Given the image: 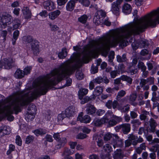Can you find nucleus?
<instances>
[{
  "mask_svg": "<svg viewBox=\"0 0 159 159\" xmlns=\"http://www.w3.org/2000/svg\"><path fill=\"white\" fill-rule=\"evenodd\" d=\"M123 157V152L120 149H117L114 152L113 157L114 159H121Z\"/></svg>",
  "mask_w": 159,
  "mask_h": 159,
  "instance_id": "21",
  "label": "nucleus"
},
{
  "mask_svg": "<svg viewBox=\"0 0 159 159\" xmlns=\"http://www.w3.org/2000/svg\"><path fill=\"white\" fill-rule=\"evenodd\" d=\"M7 31L6 30H1L0 32V35L3 38L4 41L6 40V37L7 34Z\"/></svg>",
  "mask_w": 159,
  "mask_h": 159,
  "instance_id": "47",
  "label": "nucleus"
},
{
  "mask_svg": "<svg viewBox=\"0 0 159 159\" xmlns=\"http://www.w3.org/2000/svg\"><path fill=\"white\" fill-rule=\"evenodd\" d=\"M47 132V130L45 129H39L35 130L34 133L37 136L42 135L45 134Z\"/></svg>",
  "mask_w": 159,
  "mask_h": 159,
  "instance_id": "30",
  "label": "nucleus"
},
{
  "mask_svg": "<svg viewBox=\"0 0 159 159\" xmlns=\"http://www.w3.org/2000/svg\"><path fill=\"white\" fill-rule=\"evenodd\" d=\"M130 125L129 124H122V130L125 134H127L130 130Z\"/></svg>",
  "mask_w": 159,
  "mask_h": 159,
  "instance_id": "25",
  "label": "nucleus"
},
{
  "mask_svg": "<svg viewBox=\"0 0 159 159\" xmlns=\"http://www.w3.org/2000/svg\"><path fill=\"white\" fill-rule=\"evenodd\" d=\"M121 79L122 80L126 81L130 84H131L132 81V78L125 75H122L121 76Z\"/></svg>",
  "mask_w": 159,
  "mask_h": 159,
  "instance_id": "35",
  "label": "nucleus"
},
{
  "mask_svg": "<svg viewBox=\"0 0 159 159\" xmlns=\"http://www.w3.org/2000/svg\"><path fill=\"white\" fill-rule=\"evenodd\" d=\"M25 18L28 19L31 17V12L28 7H24L22 10Z\"/></svg>",
  "mask_w": 159,
  "mask_h": 159,
  "instance_id": "18",
  "label": "nucleus"
},
{
  "mask_svg": "<svg viewBox=\"0 0 159 159\" xmlns=\"http://www.w3.org/2000/svg\"><path fill=\"white\" fill-rule=\"evenodd\" d=\"M137 63V60L136 59H134L132 61V66H131L129 69H130V73L131 75L137 73L138 71L137 68L135 69V66Z\"/></svg>",
  "mask_w": 159,
  "mask_h": 159,
  "instance_id": "15",
  "label": "nucleus"
},
{
  "mask_svg": "<svg viewBox=\"0 0 159 159\" xmlns=\"http://www.w3.org/2000/svg\"><path fill=\"white\" fill-rule=\"evenodd\" d=\"M86 111L88 114L92 115L95 113L96 108L93 105L91 104H88L87 105Z\"/></svg>",
  "mask_w": 159,
  "mask_h": 159,
  "instance_id": "22",
  "label": "nucleus"
},
{
  "mask_svg": "<svg viewBox=\"0 0 159 159\" xmlns=\"http://www.w3.org/2000/svg\"><path fill=\"white\" fill-rule=\"evenodd\" d=\"M76 78L79 80H80L83 79L84 77V75L81 71L77 70L75 74Z\"/></svg>",
  "mask_w": 159,
  "mask_h": 159,
  "instance_id": "40",
  "label": "nucleus"
},
{
  "mask_svg": "<svg viewBox=\"0 0 159 159\" xmlns=\"http://www.w3.org/2000/svg\"><path fill=\"white\" fill-rule=\"evenodd\" d=\"M79 2L85 7H88L90 4V2L89 0H80L79 1Z\"/></svg>",
  "mask_w": 159,
  "mask_h": 159,
  "instance_id": "49",
  "label": "nucleus"
},
{
  "mask_svg": "<svg viewBox=\"0 0 159 159\" xmlns=\"http://www.w3.org/2000/svg\"><path fill=\"white\" fill-rule=\"evenodd\" d=\"M45 139L47 141L49 142H52L53 140L52 136L49 134L46 135L45 136Z\"/></svg>",
  "mask_w": 159,
  "mask_h": 159,
  "instance_id": "64",
  "label": "nucleus"
},
{
  "mask_svg": "<svg viewBox=\"0 0 159 159\" xmlns=\"http://www.w3.org/2000/svg\"><path fill=\"white\" fill-rule=\"evenodd\" d=\"M13 62V60L11 58H5L3 61H0V68L4 67L3 68L5 69H10L11 68Z\"/></svg>",
  "mask_w": 159,
  "mask_h": 159,
  "instance_id": "7",
  "label": "nucleus"
},
{
  "mask_svg": "<svg viewBox=\"0 0 159 159\" xmlns=\"http://www.w3.org/2000/svg\"><path fill=\"white\" fill-rule=\"evenodd\" d=\"M12 20V17L6 13L0 15V28L4 29L11 24Z\"/></svg>",
  "mask_w": 159,
  "mask_h": 159,
  "instance_id": "4",
  "label": "nucleus"
},
{
  "mask_svg": "<svg viewBox=\"0 0 159 159\" xmlns=\"http://www.w3.org/2000/svg\"><path fill=\"white\" fill-rule=\"evenodd\" d=\"M32 69V66H27L23 70L24 75H27L30 74Z\"/></svg>",
  "mask_w": 159,
  "mask_h": 159,
  "instance_id": "41",
  "label": "nucleus"
},
{
  "mask_svg": "<svg viewBox=\"0 0 159 159\" xmlns=\"http://www.w3.org/2000/svg\"><path fill=\"white\" fill-rule=\"evenodd\" d=\"M53 137L56 141L58 142V145L57 147V148H60L61 147L63 146L67 142V140L65 138H63L61 140L60 139V135L59 133H54L53 135Z\"/></svg>",
  "mask_w": 159,
  "mask_h": 159,
  "instance_id": "8",
  "label": "nucleus"
},
{
  "mask_svg": "<svg viewBox=\"0 0 159 159\" xmlns=\"http://www.w3.org/2000/svg\"><path fill=\"white\" fill-rule=\"evenodd\" d=\"M143 114H141L140 115V118L141 120H145L147 119V116L149 112L146 111H143Z\"/></svg>",
  "mask_w": 159,
  "mask_h": 159,
  "instance_id": "46",
  "label": "nucleus"
},
{
  "mask_svg": "<svg viewBox=\"0 0 159 159\" xmlns=\"http://www.w3.org/2000/svg\"><path fill=\"white\" fill-rule=\"evenodd\" d=\"M120 6L116 4L115 2H113L111 4V11L116 16L119 15L120 14Z\"/></svg>",
  "mask_w": 159,
  "mask_h": 159,
  "instance_id": "12",
  "label": "nucleus"
},
{
  "mask_svg": "<svg viewBox=\"0 0 159 159\" xmlns=\"http://www.w3.org/2000/svg\"><path fill=\"white\" fill-rule=\"evenodd\" d=\"M15 148V146L11 144L9 145V149L7 151V155L10 154L12 151H14Z\"/></svg>",
  "mask_w": 159,
  "mask_h": 159,
  "instance_id": "52",
  "label": "nucleus"
},
{
  "mask_svg": "<svg viewBox=\"0 0 159 159\" xmlns=\"http://www.w3.org/2000/svg\"><path fill=\"white\" fill-rule=\"evenodd\" d=\"M126 92L123 90L120 91L117 93L116 96V99L118 100L119 98L124 97L126 94Z\"/></svg>",
  "mask_w": 159,
  "mask_h": 159,
  "instance_id": "42",
  "label": "nucleus"
},
{
  "mask_svg": "<svg viewBox=\"0 0 159 159\" xmlns=\"http://www.w3.org/2000/svg\"><path fill=\"white\" fill-rule=\"evenodd\" d=\"M93 82L96 84H100L103 82V79L101 77H98L92 80Z\"/></svg>",
  "mask_w": 159,
  "mask_h": 159,
  "instance_id": "45",
  "label": "nucleus"
},
{
  "mask_svg": "<svg viewBox=\"0 0 159 159\" xmlns=\"http://www.w3.org/2000/svg\"><path fill=\"white\" fill-rule=\"evenodd\" d=\"M108 120L106 123H107L108 125L110 126H113L115 125L116 124L114 119L112 118H108Z\"/></svg>",
  "mask_w": 159,
  "mask_h": 159,
  "instance_id": "36",
  "label": "nucleus"
},
{
  "mask_svg": "<svg viewBox=\"0 0 159 159\" xmlns=\"http://www.w3.org/2000/svg\"><path fill=\"white\" fill-rule=\"evenodd\" d=\"M61 12L59 10L50 12L48 14L49 18L51 20H54L60 14Z\"/></svg>",
  "mask_w": 159,
  "mask_h": 159,
  "instance_id": "24",
  "label": "nucleus"
},
{
  "mask_svg": "<svg viewBox=\"0 0 159 159\" xmlns=\"http://www.w3.org/2000/svg\"><path fill=\"white\" fill-rule=\"evenodd\" d=\"M88 16L85 15H84L78 18V20L80 22L84 24L85 23L87 20Z\"/></svg>",
  "mask_w": 159,
  "mask_h": 159,
  "instance_id": "37",
  "label": "nucleus"
},
{
  "mask_svg": "<svg viewBox=\"0 0 159 159\" xmlns=\"http://www.w3.org/2000/svg\"><path fill=\"white\" fill-rule=\"evenodd\" d=\"M147 83H148L147 79L145 80L143 79H142L141 80V81L140 83V85L141 87H142L146 84Z\"/></svg>",
  "mask_w": 159,
  "mask_h": 159,
  "instance_id": "62",
  "label": "nucleus"
},
{
  "mask_svg": "<svg viewBox=\"0 0 159 159\" xmlns=\"http://www.w3.org/2000/svg\"><path fill=\"white\" fill-rule=\"evenodd\" d=\"M93 21L97 25L101 23L107 26H109L111 25V22L109 21L108 18L106 17V13L102 10L97 11L95 13Z\"/></svg>",
  "mask_w": 159,
  "mask_h": 159,
  "instance_id": "2",
  "label": "nucleus"
},
{
  "mask_svg": "<svg viewBox=\"0 0 159 159\" xmlns=\"http://www.w3.org/2000/svg\"><path fill=\"white\" fill-rule=\"evenodd\" d=\"M159 148V145L156 144L149 148V149L151 152H156Z\"/></svg>",
  "mask_w": 159,
  "mask_h": 159,
  "instance_id": "51",
  "label": "nucleus"
},
{
  "mask_svg": "<svg viewBox=\"0 0 159 159\" xmlns=\"http://www.w3.org/2000/svg\"><path fill=\"white\" fill-rule=\"evenodd\" d=\"M98 69L97 67H94L93 65H92L91 69V71L92 74H94L98 72Z\"/></svg>",
  "mask_w": 159,
  "mask_h": 159,
  "instance_id": "61",
  "label": "nucleus"
},
{
  "mask_svg": "<svg viewBox=\"0 0 159 159\" xmlns=\"http://www.w3.org/2000/svg\"><path fill=\"white\" fill-rule=\"evenodd\" d=\"M72 74V55L70 59L62 63L59 68H56L47 74L44 78L40 82L33 92L23 96L16 93L9 96L6 99L9 105L5 106L0 104V121L4 117L7 120L12 121L14 118L11 115L13 113L17 114L21 111V107L27 105L38 96L44 95L48 90L62 80L67 76Z\"/></svg>",
  "mask_w": 159,
  "mask_h": 159,
  "instance_id": "1",
  "label": "nucleus"
},
{
  "mask_svg": "<svg viewBox=\"0 0 159 159\" xmlns=\"http://www.w3.org/2000/svg\"><path fill=\"white\" fill-rule=\"evenodd\" d=\"M23 40L26 43H30L31 44V49L34 55H37L39 53V42L36 40H33L31 36H25Z\"/></svg>",
  "mask_w": 159,
  "mask_h": 159,
  "instance_id": "3",
  "label": "nucleus"
},
{
  "mask_svg": "<svg viewBox=\"0 0 159 159\" xmlns=\"http://www.w3.org/2000/svg\"><path fill=\"white\" fill-rule=\"evenodd\" d=\"M36 111V106L33 104H30L25 115V120L27 121H32L35 117Z\"/></svg>",
  "mask_w": 159,
  "mask_h": 159,
  "instance_id": "5",
  "label": "nucleus"
},
{
  "mask_svg": "<svg viewBox=\"0 0 159 159\" xmlns=\"http://www.w3.org/2000/svg\"><path fill=\"white\" fill-rule=\"evenodd\" d=\"M152 100L153 102H156L159 101V95L156 96V93L155 92H153L152 93Z\"/></svg>",
  "mask_w": 159,
  "mask_h": 159,
  "instance_id": "53",
  "label": "nucleus"
},
{
  "mask_svg": "<svg viewBox=\"0 0 159 159\" xmlns=\"http://www.w3.org/2000/svg\"><path fill=\"white\" fill-rule=\"evenodd\" d=\"M138 66L139 69H140L141 71H144L146 70V67L144 64L142 62L139 61V62Z\"/></svg>",
  "mask_w": 159,
  "mask_h": 159,
  "instance_id": "43",
  "label": "nucleus"
},
{
  "mask_svg": "<svg viewBox=\"0 0 159 159\" xmlns=\"http://www.w3.org/2000/svg\"><path fill=\"white\" fill-rule=\"evenodd\" d=\"M128 140H126L125 141V147H128L131 144L132 140H134L137 139V136L134 135L133 134H131L129 135Z\"/></svg>",
  "mask_w": 159,
  "mask_h": 159,
  "instance_id": "19",
  "label": "nucleus"
},
{
  "mask_svg": "<svg viewBox=\"0 0 159 159\" xmlns=\"http://www.w3.org/2000/svg\"><path fill=\"white\" fill-rule=\"evenodd\" d=\"M137 98V95L135 93H132L130 96L129 101V102L132 105L135 106L137 103L134 102Z\"/></svg>",
  "mask_w": 159,
  "mask_h": 159,
  "instance_id": "28",
  "label": "nucleus"
},
{
  "mask_svg": "<svg viewBox=\"0 0 159 159\" xmlns=\"http://www.w3.org/2000/svg\"><path fill=\"white\" fill-rule=\"evenodd\" d=\"M107 115L106 113L101 119L95 118L93 122V125L96 126H99L106 123V122L108 120L107 117Z\"/></svg>",
  "mask_w": 159,
  "mask_h": 159,
  "instance_id": "10",
  "label": "nucleus"
},
{
  "mask_svg": "<svg viewBox=\"0 0 159 159\" xmlns=\"http://www.w3.org/2000/svg\"><path fill=\"white\" fill-rule=\"evenodd\" d=\"M120 107L118 104L117 101L116 100H114L112 102V107L114 109H115L116 108L118 109V107Z\"/></svg>",
  "mask_w": 159,
  "mask_h": 159,
  "instance_id": "60",
  "label": "nucleus"
},
{
  "mask_svg": "<svg viewBox=\"0 0 159 159\" xmlns=\"http://www.w3.org/2000/svg\"><path fill=\"white\" fill-rule=\"evenodd\" d=\"M67 1V0H57V2L58 5L61 6L64 5Z\"/></svg>",
  "mask_w": 159,
  "mask_h": 159,
  "instance_id": "57",
  "label": "nucleus"
},
{
  "mask_svg": "<svg viewBox=\"0 0 159 159\" xmlns=\"http://www.w3.org/2000/svg\"><path fill=\"white\" fill-rule=\"evenodd\" d=\"M74 152V151H71L69 149L66 148L65 149L62 155L64 157V159H73V158L69 156V155L73 154Z\"/></svg>",
  "mask_w": 159,
  "mask_h": 159,
  "instance_id": "20",
  "label": "nucleus"
},
{
  "mask_svg": "<svg viewBox=\"0 0 159 159\" xmlns=\"http://www.w3.org/2000/svg\"><path fill=\"white\" fill-rule=\"evenodd\" d=\"M132 7L129 4L127 3L124 4L122 7V11L125 14H129L131 11Z\"/></svg>",
  "mask_w": 159,
  "mask_h": 159,
  "instance_id": "16",
  "label": "nucleus"
},
{
  "mask_svg": "<svg viewBox=\"0 0 159 159\" xmlns=\"http://www.w3.org/2000/svg\"><path fill=\"white\" fill-rule=\"evenodd\" d=\"M129 106L127 105L123 107H118V109L120 110L121 112H126L128 111L129 109Z\"/></svg>",
  "mask_w": 159,
  "mask_h": 159,
  "instance_id": "44",
  "label": "nucleus"
},
{
  "mask_svg": "<svg viewBox=\"0 0 159 159\" xmlns=\"http://www.w3.org/2000/svg\"><path fill=\"white\" fill-rule=\"evenodd\" d=\"M111 56H109L108 57H109V61L111 63V65L113 66L114 65V63L112 62L113 59L114 58V52L113 51L111 52Z\"/></svg>",
  "mask_w": 159,
  "mask_h": 159,
  "instance_id": "55",
  "label": "nucleus"
},
{
  "mask_svg": "<svg viewBox=\"0 0 159 159\" xmlns=\"http://www.w3.org/2000/svg\"><path fill=\"white\" fill-rule=\"evenodd\" d=\"M116 59L117 61L119 62H120L125 61L126 60V55L125 54H123L122 57L118 55L117 56Z\"/></svg>",
  "mask_w": 159,
  "mask_h": 159,
  "instance_id": "39",
  "label": "nucleus"
},
{
  "mask_svg": "<svg viewBox=\"0 0 159 159\" xmlns=\"http://www.w3.org/2000/svg\"><path fill=\"white\" fill-rule=\"evenodd\" d=\"M16 143L17 145L19 146H20L22 145V141L20 136L19 135L16 136Z\"/></svg>",
  "mask_w": 159,
  "mask_h": 159,
  "instance_id": "54",
  "label": "nucleus"
},
{
  "mask_svg": "<svg viewBox=\"0 0 159 159\" xmlns=\"http://www.w3.org/2000/svg\"><path fill=\"white\" fill-rule=\"evenodd\" d=\"M48 25L52 31H56L59 29V27L56 25H52L51 23H49Z\"/></svg>",
  "mask_w": 159,
  "mask_h": 159,
  "instance_id": "50",
  "label": "nucleus"
},
{
  "mask_svg": "<svg viewBox=\"0 0 159 159\" xmlns=\"http://www.w3.org/2000/svg\"><path fill=\"white\" fill-rule=\"evenodd\" d=\"M88 90L87 89L81 88L78 92V96L79 98L81 100L83 98V97L87 94L88 93Z\"/></svg>",
  "mask_w": 159,
  "mask_h": 159,
  "instance_id": "26",
  "label": "nucleus"
},
{
  "mask_svg": "<svg viewBox=\"0 0 159 159\" xmlns=\"http://www.w3.org/2000/svg\"><path fill=\"white\" fill-rule=\"evenodd\" d=\"M24 73L22 71L19 69H17L14 74V76L17 78H21L24 76Z\"/></svg>",
  "mask_w": 159,
  "mask_h": 159,
  "instance_id": "33",
  "label": "nucleus"
},
{
  "mask_svg": "<svg viewBox=\"0 0 159 159\" xmlns=\"http://www.w3.org/2000/svg\"><path fill=\"white\" fill-rule=\"evenodd\" d=\"M148 83L149 84H152L154 83V78L153 77H150L147 79Z\"/></svg>",
  "mask_w": 159,
  "mask_h": 159,
  "instance_id": "63",
  "label": "nucleus"
},
{
  "mask_svg": "<svg viewBox=\"0 0 159 159\" xmlns=\"http://www.w3.org/2000/svg\"><path fill=\"white\" fill-rule=\"evenodd\" d=\"M149 122L150 126V129H149V130L151 132H154L155 131V128L157 125V124L155 120L152 119H151Z\"/></svg>",
  "mask_w": 159,
  "mask_h": 159,
  "instance_id": "29",
  "label": "nucleus"
},
{
  "mask_svg": "<svg viewBox=\"0 0 159 159\" xmlns=\"http://www.w3.org/2000/svg\"><path fill=\"white\" fill-rule=\"evenodd\" d=\"M103 88L102 86H97L94 89L93 94L90 96V99L94 100L96 97L99 96L103 92Z\"/></svg>",
  "mask_w": 159,
  "mask_h": 159,
  "instance_id": "9",
  "label": "nucleus"
},
{
  "mask_svg": "<svg viewBox=\"0 0 159 159\" xmlns=\"http://www.w3.org/2000/svg\"><path fill=\"white\" fill-rule=\"evenodd\" d=\"M111 135L110 133H107L104 136V139L105 141L109 140L111 138Z\"/></svg>",
  "mask_w": 159,
  "mask_h": 159,
  "instance_id": "56",
  "label": "nucleus"
},
{
  "mask_svg": "<svg viewBox=\"0 0 159 159\" xmlns=\"http://www.w3.org/2000/svg\"><path fill=\"white\" fill-rule=\"evenodd\" d=\"M102 135L100 134V135L95 134L93 135V138L94 140L98 139L97 141V145L99 147H102L103 144V142L102 139Z\"/></svg>",
  "mask_w": 159,
  "mask_h": 159,
  "instance_id": "14",
  "label": "nucleus"
},
{
  "mask_svg": "<svg viewBox=\"0 0 159 159\" xmlns=\"http://www.w3.org/2000/svg\"><path fill=\"white\" fill-rule=\"evenodd\" d=\"M82 100L80 102L81 104H83L85 103L86 102H87L89 100H92L90 99V97H86L83 99V98L81 99Z\"/></svg>",
  "mask_w": 159,
  "mask_h": 159,
  "instance_id": "58",
  "label": "nucleus"
},
{
  "mask_svg": "<svg viewBox=\"0 0 159 159\" xmlns=\"http://www.w3.org/2000/svg\"><path fill=\"white\" fill-rule=\"evenodd\" d=\"M34 139V137L32 136H28L26 139V143L29 144L33 141Z\"/></svg>",
  "mask_w": 159,
  "mask_h": 159,
  "instance_id": "59",
  "label": "nucleus"
},
{
  "mask_svg": "<svg viewBox=\"0 0 159 159\" xmlns=\"http://www.w3.org/2000/svg\"><path fill=\"white\" fill-rule=\"evenodd\" d=\"M2 130L3 132L4 135L9 134L11 133V130L10 127L8 126H1Z\"/></svg>",
  "mask_w": 159,
  "mask_h": 159,
  "instance_id": "34",
  "label": "nucleus"
},
{
  "mask_svg": "<svg viewBox=\"0 0 159 159\" xmlns=\"http://www.w3.org/2000/svg\"><path fill=\"white\" fill-rule=\"evenodd\" d=\"M75 5V2L73 0H70L67 3L66 6V10L69 11H71L74 9Z\"/></svg>",
  "mask_w": 159,
  "mask_h": 159,
  "instance_id": "23",
  "label": "nucleus"
},
{
  "mask_svg": "<svg viewBox=\"0 0 159 159\" xmlns=\"http://www.w3.org/2000/svg\"><path fill=\"white\" fill-rule=\"evenodd\" d=\"M16 23L15 24L13 25V27L14 29H16L21 27L20 21L19 20L16 19L15 20Z\"/></svg>",
  "mask_w": 159,
  "mask_h": 159,
  "instance_id": "48",
  "label": "nucleus"
},
{
  "mask_svg": "<svg viewBox=\"0 0 159 159\" xmlns=\"http://www.w3.org/2000/svg\"><path fill=\"white\" fill-rule=\"evenodd\" d=\"M103 149L108 153V157L106 158H107L108 159H109V157L110 155L109 153L112 151V147L109 144H107L104 146L103 147Z\"/></svg>",
  "mask_w": 159,
  "mask_h": 159,
  "instance_id": "32",
  "label": "nucleus"
},
{
  "mask_svg": "<svg viewBox=\"0 0 159 159\" xmlns=\"http://www.w3.org/2000/svg\"><path fill=\"white\" fill-rule=\"evenodd\" d=\"M47 3V6L45 7L46 9L47 10L51 11L54 9L56 7L55 4V3L52 1H49L47 2H45L44 5L45 3Z\"/></svg>",
  "mask_w": 159,
  "mask_h": 159,
  "instance_id": "27",
  "label": "nucleus"
},
{
  "mask_svg": "<svg viewBox=\"0 0 159 159\" xmlns=\"http://www.w3.org/2000/svg\"><path fill=\"white\" fill-rule=\"evenodd\" d=\"M67 52L65 48H62L61 52L58 54V57L60 59H64L67 56Z\"/></svg>",
  "mask_w": 159,
  "mask_h": 159,
  "instance_id": "31",
  "label": "nucleus"
},
{
  "mask_svg": "<svg viewBox=\"0 0 159 159\" xmlns=\"http://www.w3.org/2000/svg\"><path fill=\"white\" fill-rule=\"evenodd\" d=\"M83 115V112H81L79 114L77 117V120L80 121L81 122L87 123L90 122L91 118L88 115H85L82 117Z\"/></svg>",
  "mask_w": 159,
  "mask_h": 159,
  "instance_id": "11",
  "label": "nucleus"
},
{
  "mask_svg": "<svg viewBox=\"0 0 159 159\" xmlns=\"http://www.w3.org/2000/svg\"><path fill=\"white\" fill-rule=\"evenodd\" d=\"M133 49L135 50L139 48H143L148 46V41L146 39H141L138 41H134L132 43Z\"/></svg>",
  "mask_w": 159,
  "mask_h": 159,
  "instance_id": "6",
  "label": "nucleus"
},
{
  "mask_svg": "<svg viewBox=\"0 0 159 159\" xmlns=\"http://www.w3.org/2000/svg\"><path fill=\"white\" fill-rule=\"evenodd\" d=\"M106 114H107V117L108 118H112L114 119L116 124L118 122H119L121 121L122 119L120 117L116 116L113 114L112 112L111 111H108L107 113Z\"/></svg>",
  "mask_w": 159,
  "mask_h": 159,
  "instance_id": "13",
  "label": "nucleus"
},
{
  "mask_svg": "<svg viewBox=\"0 0 159 159\" xmlns=\"http://www.w3.org/2000/svg\"><path fill=\"white\" fill-rule=\"evenodd\" d=\"M140 54L143 56L148 54V57L146 58L147 60L150 59L151 57V55L150 54H148V51L146 49H144L142 50L140 52Z\"/></svg>",
  "mask_w": 159,
  "mask_h": 159,
  "instance_id": "38",
  "label": "nucleus"
},
{
  "mask_svg": "<svg viewBox=\"0 0 159 159\" xmlns=\"http://www.w3.org/2000/svg\"><path fill=\"white\" fill-rule=\"evenodd\" d=\"M75 111V107L73 106L69 107L65 110L66 115L67 116H72Z\"/></svg>",
  "mask_w": 159,
  "mask_h": 159,
  "instance_id": "17",
  "label": "nucleus"
}]
</instances>
